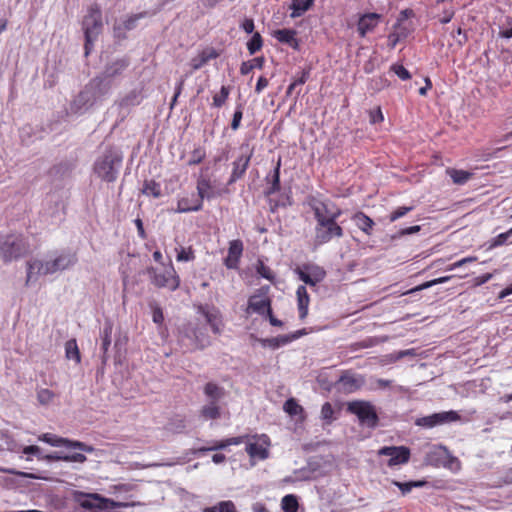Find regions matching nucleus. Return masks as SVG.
Returning a JSON list of instances; mask_svg holds the SVG:
<instances>
[{"label":"nucleus","instance_id":"f257e3e1","mask_svg":"<svg viewBox=\"0 0 512 512\" xmlns=\"http://www.w3.org/2000/svg\"><path fill=\"white\" fill-rule=\"evenodd\" d=\"M316 221L314 226V244L322 246L332 240L341 239L344 230L337 222L342 210L330 200L312 199L310 202Z\"/></svg>","mask_w":512,"mask_h":512},{"label":"nucleus","instance_id":"f03ea898","mask_svg":"<svg viewBox=\"0 0 512 512\" xmlns=\"http://www.w3.org/2000/svg\"><path fill=\"white\" fill-rule=\"evenodd\" d=\"M78 261L76 253L71 251L54 252L45 259H33L27 262L26 284L35 282L40 276L52 275L73 267Z\"/></svg>","mask_w":512,"mask_h":512},{"label":"nucleus","instance_id":"7ed1b4c3","mask_svg":"<svg viewBox=\"0 0 512 512\" xmlns=\"http://www.w3.org/2000/svg\"><path fill=\"white\" fill-rule=\"evenodd\" d=\"M122 165V155L114 148L104 150L94 163L95 174L106 182H114L117 179Z\"/></svg>","mask_w":512,"mask_h":512},{"label":"nucleus","instance_id":"20e7f679","mask_svg":"<svg viewBox=\"0 0 512 512\" xmlns=\"http://www.w3.org/2000/svg\"><path fill=\"white\" fill-rule=\"evenodd\" d=\"M82 29L85 36V56H88L94 42L103 29L102 12L98 4H93L89 7L88 13L84 16L82 21Z\"/></svg>","mask_w":512,"mask_h":512},{"label":"nucleus","instance_id":"39448f33","mask_svg":"<svg viewBox=\"0 0 512 512\" xmlns=\"http://www.w3.org/2000/svg\"><path fill=\"white\" fill-rule=\"evenodd\" d=\"M28 251L29 245L22 234L0 236V258L4 262L18 259Z\"/></svg>","mask_w":512,"mask_h":512},{"label":"nucleus","instance_id":"423d86ee","mask_svg":"<svg viewBox=\"0 0 512 512\" xmlns=\"http://www.w3.org/2000/svg\"><path fill=\"white\" fill-rule=\"evenodd\" d=\"M207 403L201 409V415L205 419H218L221 416L220 401L224 399L226 391L223 387L214 382H208L204 388Z\"/></svg>","mask_w":512,"mask_h":512},{"label":"nucleus","instance_id":"0eeeda50","mask_svg":"<svg viewBox=\"0 0 512 512\" xmlns=\"http://www.w3.org/2000/svg\"><path fill=\"white\" fill-rule=\"evenodd\" d=\"M147 274L151 279V283L158 288H167L170 291H175L180 285V278L172 264L164 266L162 270L148 267Z\"/></svg>","mask_w":512,"mask_h":512},{"label":"nucleus","instance_id":"6e6552de","mask_svg":"<svg viewBox=\"0 0 512 512\" xmlns=\"http://www.w3.org/2000/svg\"><path fill=\"white\" fill-rule=\"evenodd\" d=\"M348 411L355 414L361 424L375 428L378 425V415L374 406L367 401H353L348 403Z\"/></svg>","mask_w":512,"mask_h":512},{"label":"nucleus","instance_id":"1a4fd4ad","mask_svg":"<svg viewBox=\"0 0 512 512\" xmlns=\"http://www.w3.org/2000/svg\"><path fill=\"white\" fill-rule=\"evenodd\" d=\"M156 14V11H143L136 14L127 16L126 18L116 20L113 25V35L115 38L121 40L126 38L127 32L134 30L140 20L151 17Z\"/></svg>","mask_w":512,"mask_h":512},{"label":"nucleus","instance_id":"9d476101","mask_svg":"<svg viewBox=\"0 0 512 512\" xmlns=\"http://www.w3.org/2000/svg\"><path fill=\"white\" fill-rule=\"evenodd\" d=\"M460 420V415L454 411H443L423 416L415 420V425L423 428H434L436 426L452 423Z\"/></svg>","mask_w":512,"mask_h":512},{"label":"nucleus","instance_id":"9b49d317","mask_svg":"<svg viewBox=\"0 0 512 512\" xmlns=\"http://www.w3.org/2000/svg\"><path fill=\"white\" fill-rule=\"evenodd\" d=\"M252 155L253 150L250 149L249 145L242 144L240 147V155L232 162V172L228 180L229 185L235 183L245 175Z\"/></svg>","mask_w":512,"mask_h":512},{"label":"nucleus","instance_id":"f8f14e48","mask_svg":"<svg viewBox=\"0 0 512 512\" xmlns=\"http://www.w3.org/2000/svg\"><path fill=\"white\" fill-rule=\"evenodd\" d=\"M295 273L301 281L310 287H315L326 277L324 268L315 264L304 265L302 268L298 267L295 269Z\"/></svg>","mask_w":512,"mask_h":512},{"label":"nucleus","instance_id":"ddd939ff","mask_svg":"<svg viewBox=\"0 0 512 512\" xmlns=\"http://www.w3.org/2000/svg\"><path fill=\"white\" fill-rule=\"evenodd\" d=\"M378 453L389 457L387 464L390 467L405 464L410 458V450L404 446L382 447Z\"/></svg>","mask_w":512,"mask_h":512},{"label":"nucleus","instance_id":"4468645a","mask_svg":"<svg viewBox=\"0 0 512 512\" xmlns=\"http://www.w3.org/2000/svg\"><path fill=\"white\" fill-rule=\"evenodd\" d=\"M255 441L248 442L246 444V452L252 459L264 460L268 458L269 451L268 447L270 445L269 438L266 435H261L259 437H254Z\"/></svg>","mask_w":512,"mask_h":512},{"label":"nucleus","instance_id":"2eb2a0df","mask_svg":"<svg viewBox=\"0 0 512 512\" xmlns=\"http://www.w3.org/2000/svg\"><path fill=\"white\" fill-rule=\"evenodd\" d=\"M97 100L94 98L90 90L85 86L82 91L73 99L70 104V112L73 114H83L92 107Z\"/></svg>","mask_w":512,"mask_h":512},{"label":"nucleus","instance_id":"dca6fc26","mask_svg":"<svg viewBox=\"0 0 512 512\" xmlns=\"http://www.w3.org/2000/svg\"><path fill=\"white\" fill-rule=\"evenodd\" d=\"M86 87L93 94L94 98L99 101L107 96L112 88V81L106 79L102 74L89 81Z\"/></svg>","mask_w":512,"mask_h":512},{"label":"nucleus","instance_id":"f3484780","mask_svg":"<svg viewBox=\"0 0 512 512\" xmlns=\"http://www.w3.org/2000/svg\"><path fill=\"white\" fill-rule=\"evenodd\" d=\"M262 291L263 288L260 290V293L254 294L249 298L248 310L265 316L271 310V301Z\"/></svg>","mask_w":512,"mask_h":512},{"label":"nucleus","instance_id":"a211bd4d","mask_svg":"<svg viewBox=\"0 0 512 512\" xmlns=\"http://www.w3.org/2000/svg\"><path fill=\"white\" fill-rule=\"evenodd\" d=\"M203 207L201 198L192 194L191 196H184L178 199L176 213H188L200 211Z\"/></svg>","mask_w":512,"mask_h":512},{"label":"nucleus","instance_id":"6ab92c4d","mask_svg":"<svg viewBox=\"0 0 512 512\" xmlns=\"http://www.w3.org/2000/svg\"><path fill=\"white\" fill-rule=\"evenodd\" d=\"M113 325L110 321H106L103 325V328L100 332L101 339V351L102 354L100 356L102 367L107 364L109 359L108 350L111 345V335H112Z\"/></svg>","mask_w":512,"mask_h":512},{"label":"nucleus","instance_id":"aec40b11","mask_svg":"<svg viewBox=\"0 0 512 512\" xmlns=\"http://www.w3.org/2000/svg\"><path fill=\"white\" fill-rule=\"evenodd\" d=\"M243 253V243L241 240H233L229 243L228 255L225 258V265L229 269H236L240 257Z\"/></svg>","mask_w":512,"mask_h":512},{"label":"nucleus","instance_id":"412c9836","mask_svg":"<svg viewBox=\"0 0 512 512\" xmlns=\"http://www.w3.org/2000/svg\"><path fill=\"white\" fill-rule=\"evenodd\" d=\"M129 66V60L126 57L116 59L107 64L102 75L112 81L113 78L120 76Z\"/></svg>","mask_w":512,"mask_h":512},{"label":"nucleus","instance_id":"4be33fe9","mask_svg":"<svg viewBox=\"0 0 512 512\" xmlns=\"http://www.w3.org/2000/svg\"><path fill=\"white\" fill-rule=\"evenodd\" d=\"M380 15L377 13H369L363 15L358 22L357 30L361 37L372 31L378 24Z\"/></svg>","mask_w":512,"mask_h":512},{"label":"nucleus","instance_id":"5701e85b","mask_svg":"<svg viewBox=\"0 0 512 512\" xmlns=\"http://www.w3.org/2000/svg\"><path fill=\"white\" fill-rule=\"evenodd\" d=\"M444 457H449L451 463L458 464V460L455 457L450 456L448 450L444 446H439L431 450L427 454V462L432 465L438 466L441 463H444L442 461Z\"/></svg>","mask_w":512,"mask_h":512},{"label":"nucleus","instance_id":"b1692460","mask_svg":"<svg viewBox=\"0 0 512 512\" xmlns=\"http://www.w3.org/2000/svg\"><path fill=\"white\" fill-rule=\"evenodd\" d=\"M296 296L299 318L303 320L308 315V307L310 303V298L306 287L303 285L299 286L296 291Z\"/></svg>","mask_w":512,"mask_h":512},{"label":"nucleus","instance_id":"393cba45","mask_svg":"<svg viewBox=\"0 0 512 512\" xmlns=\"http://www.w3.org/2000/svg\"><path fill=\"white\" fill-rule=\"evenodd\" d=\"M248 438H249L248 436H238V437L227 438V439L220 440V441H214L212 446L202 447L199 449V451L207 452V451L222 450L230 445H239V444L245 442V440Z\"/></svg>","mask_w":512,"mask_h":512},{"label":"nucleus","instance_id":"a878e982","mask_svg":"<svg viewBox=\"0 0 512 512\" xmlns=\"http://www.w3.org/2000/svg\"><path fill=\"white\" fill-rule=\"evenodd\" d=\"M296 339H298V334L280 335L277 337L261 339L260 343L262 344L263 347L278 349L279 347L284 346Z\"/></svg>","mask_w":512,"mask_h":512},{"label":"nucleus","instance_id":"bb28decb","mask_svg":"<svg viewBox=\"0 0 512 512\" xmlns=\"http://www.w3.org/2000/svg\"><path fill=\"white\" fill-rule=\"evenodd\" d=\"M143 100V96L141 91L139 90H131L124 97H122L118 102V106L123 110H128L131 107L139 105Z\"/></svg>","mask_w":512,"mask_h":512},{"label":"nucleus","instance_id":"cd10ccee","mask_svg":"<svg viewBox=\"0 0 512 512\" xmlns=\"http://www.w3.org/2000/svg\"><path fill=\"white\" fill-rule=\"evenodd\" d=\"M354 224L366 235L372 234L374 221L363 212H357L352 216Z\"/></svg>","mask_w":512,"mask_h":512},{"label":"nucleus","instance_id":"c85d7f7f","mask_svg":"<svg viewBox=\"0 0 512 512\" xmlns=\"http://www.w3.org/2000/svg\"><path fill=\"white\" fill-rule=\"evenodd\" d=\"M197 195L201 200L212 199L215 197V192L212 188L211 181L207 178L201 177L197 181Z\"/></svg>","mask_w":512,"mask_h":512},{"label":"nucleus","instance_id":"c756f323","mask_svg":"<svg viewBox=\"0 0 512 512\" xmlns=\"http://www.w3.org/2000/svg\"><path fill=\"white\" fill-rule=\"evenodd\" d=\"M296 32L292 29H278L273 33V36L281 43L289 44L292 47L298 45L295 39Z\"/></svg>","mask_w":512,"mask_h":512},{"label":"nucleus","instance_id":"7c9ffc66","mask_svg":"<svg viewBox=\"0 0 512 512\" xmlns=\"http://www.w3.org/2000/svg\"><path fill=\"white\" fill-rule=\"evenodd\" d=\"M280 167L281 160L279 159L273 173L270 177H267V180L270 182V187L267 189L266 193L268 195L274 194L280 190Z\"/></svg>","mask_w":512,"mask_h":512},{"label":"nucleus","instance_id":"2f4dec72","mask_svg":"<svg viewBox=\"0 0 512 512\" xmlns=\"http://www.w3.org/2000/svg\"><path fill=\"white\" fill-rule=\"evenodd\" d=\"M39 440L40 441H43L51 446H54V447H66L68 448L69 446V443H70V440L69 439H66V438H62V437H59L55 434H51V433H45V434H42L40 437H39Z\"/></svg>","mask_w":512,"mask_h":512},{"label":"nucleus","instance_id":"473e14b6","mask_svg":"<svg viewBox=\"0 0 512 512\" xmlns=\"http://www.w3.org/2000/svg\"><path fill=\"white\" fill-rule=\"evenodd\" d=\"M339 385L345 391L352 392L360 387V381L352 374H344L339 379Z\"/></svg>","mask_w":512,"mask_h":512},{"label":"nucleus","instance_id":"72a5a7b5","mask_svg":"<svg viewBox=\"0 0 512 512\" xmlns=\"http://www.w3.org/2000/svg\"><path fill=\"white\" fill-rule=\"evenodd\" d=\"M313 2L314 0H293L291 17H300L312 6Z\"/></svg>","mask_w":512,"mask_h":512},{"label":"nucleus","instance_id":"f704fd0d","mask_svg":"<svg viewBox=\"0 0 512 512\" xmlns=\"http://www.w3.org/2000/svg\"><path fill=\"white\" fill-rule=\"evenodd\" d=\"M142 193L147 196L159 198L162 196L161 185L154 180H146L143 184Z\"/></svg>","mask_w":512,"mask_h":512},{"label":"nucleus","instance_id":"c9c22d12","mask_svg":"<svg viewBox=\"0 0 512 512\" xmlns=\"http://www.w3.org/2000/svg\"><path fill=\"white\" fill-rule=\"evenodd\" d=\"M264 62V57H255L252 60L244 61L240 66V73L247 75L255 68L262 69Z\"/></svg>","mask_w":512,"mask_h":512},{"label":"nucleus","instance_id":"e433bc0d","mask_svg":"<svg viewBox=\"0 0 512 512\" xmlns=\"http://www.w3.org/2000/svg\"><path fill=\"white\" fill-rule=\"evenodd\" d=\"M65 355L69 360H75L76 363H80V351L75 339H70L65 344Z\"/></svg>","mask_w":512,"mask_h":512},{"label":"nucleus","instance_id":"4c0bfd02","mask_svg":"<svg viewBox=\"0 0 512 512\" xmlns=\"http://www.w3.org/2000/svg\"><path fill=\"white\" fill-rule=\"evenodd\" d=\"M447 173L451 177L453 182L458 185L465 184L471 178L472 175L470 172L457 169H448Z\"/></svg>","mask_w":512,"mask_h":512},{"label":"nucleus","instance_id":"58836bf2","mask_svg":"<svg viewBox=\"0 0 512 512\" xmlns=\"http://www.w3.org/2000/svg\"><path fill=\"white\" fill-rule=\"evenodd\" d=\"M282 509L285 512H296L298 509V501L296 496L288 494L282 498Z\"/></svg>","mask_w":512,"mask_h":512},{"label":"nucleus","instance_id":"ea45409f","mask_svg":"<svg viewBox=\"0 0 512 512\" xmlns=\"http://www.w3.org/2000/svg\"><path fill=\"white\" fill-rule=\"evenodd\" d=\"M263 40L261 35L256 32L252 36V38L247 42V49L249 51L250 55L255 54L257 51H259L262 48Z\"/></svg>","mask_w":512,"mask_h":512},{"label":"nucleus","instance_id":"a19ab883","mask_svg":"<svg viewBox=\"0 0 512 512\" xmlns=\"http://www.w3.org/2000/svg\"><path fill=\"white\" fill-rule=\"evenodd\" d=\"M192 334H193V346L195 348L203 349L204 347H206L209 344L208 337H206L204 335V333H202L200 330L193 329Z\"/></svg>","mask_w":512,"mask_h":512},{"label":"nucleus","instance_id":"79ce46f5","mask_svg":"<svg viewBox=\"0 0 512 512\" xmlns=\"http://www.w3.org/2000/svg\"><path fill=\"white\" fill-rule=\"evenodd\" d=\"M414 208V205L398 207L389 214L388 219L390 222H395L396 220L404 217L406 214L414 210Z\"/></svg>","mask_w":512,"mask_h":512},{"label":"nucleus","instance_id":"37998d69","mask_svg":"<svg viewBox=\"0 0 512 512\" xmlns=\"http://www.w3.org/2000/svg\"><path fill=\"white\" fill-rule=\"evenodd\" d=\"M393 484L401 490L403 495H406L409 492H411V490L414 487H422L424 485V482L423 481H410V482L394 481Z\"/></svg>","mask_w":512,"mask_h":512},{"label":"nucleus","instance_id":"c03bdc74","mask_svg":"<svg viewBox=\"0 0 512 512\" xmlns=\"http://www.w3.org/2000/svg\"><path fill=\"white\" fill-rule=\"evenodd\" d=\"M229 88L227 86H222L220 92L213 96V106L222 107L229 96Z\"/></svg>","mask_w":512,"mask_h":512},{"label":"nucleus","instance_id":"a18cd8bd","mask_svg":"<svg viewBox=\"0 0 512 512\" xmlns=\"http://www.w3.org/2000/svg\"><path fill=\"white\" fill-rule=\"evenodd\" d=\"M206 321L210 325L212 331L216 334L221 331V321L218 319L217 315L210 312H205Z\"/></svg>","mask_w":512,"mask_h":512},{"label":"nucleus","instance_id":"49530a36","mask_svg":"<svg viewBox=\"0 0 512 512\" xmlns=\"http://www.w3.org/2000/svg\"><path fill=\"white\" fill-rule=\"evenodd\" d=\"M452 277L453 276H443V277H439V278L424 282V283L420 284L418 287H416L415 290L420 291V290L428 289V288L438 285V284L446 283L450 279H452Z\"/></svg>","mask_w":512,"mask_h":512},{"label":"nucleus","instance_id":"de8ad7c7","mask_svg":"<svg viewBox=\"0 0 512 512\" xmlns=\"http://www.w3.org/2000/svg\"><path fill=\"white\" fill-rule=\"evenodd\" d=\"M511 236H512V228L504 233L497 235L495 238H493V240L490 243L489 248H495V247L504 245Z\"/></svg>","mask_w":512,"mask_h":512},{"label":"nucleus","instance_id":"09e8293b","mask_svg":"<svg viewBox=\"0 0 512 512\" xmlns=\"http://www.w3.org/2000/svg\"><path fill=\"white\" fill-rule=\"evenodd\" d=\"M284 410L289 415H297L302 411V407L296 402L295 399L290 398L284 403Z\"/></svg>","mask_w":512,"mask_h":512},{"label":"nucleus","instance_id":"8fccbe9b","mask_svg":"<svg viewBox=\"0 0 512 512\" xmlns=\"http://www.w3.org/2000/svg\"><path fill=\"white\" fill-rule=\"evenodd\" d=\"M242 117H243V105L240 103L237 105L236 110L233 114V118L231 121L232 130L236 131L239 129Z\"/></svg>","mask_w":512,"mask_h":512},{"label":"nucleus","instance_id":"3c124183","mask_svg":"<svg viewBox=\"0 0 512 512\" xmlns=\"http://www.w3.org/2000/svg\"><path fill=\"white\" fill-rule=\"evenodd\" d=\"M257 273L262 277L269 281L274 280V274L271 271V269L266 266L262 261H258L257 267H256Z\"/></svg>","mask_w":512,"mask_h":512},{"label":"nucleus","instance_id":"603ef678","mask_svg":"<svg viewBox=\"0 0 512 512\" xmlns=\"http://www.w3.org/2000/svg\"><path fill=\"white\" fill-rule=\"evenodd\" d=\"M391 70L403 81L411 78L410 72L403 65L394 64L391 66Z\"/></svg>","mask_w":512,"mask_h":512},{"label":"nucleus","instance_id":"864d4df0","mask_svg":"<svg viewBox=\"0 0 512 512\" xmlns=\"http://www.w3.org/2000/svg\"><path fill=\"white\" fill-rule=\"evenodd\" d=\"M334 410L332 405L329 402H326L322 405L321 408V417L327 422H331L333 419Z\"/></svg>","mask_w":512,"mask_h":512},{"label":"nucleus","instance_id":"5fc2aeb1","mask_svg":"<svg viewBox=\"0 0 512 512\" xmlns=\"http://www.w3.org/2000/svg\"><path fill=\"white\" fill-rule=\"evenodd\" d=\"M151 308L153 322L156 324H162L164 321V315L161 307L156 304H151Z\"/></svg>","mask_w":512,"mask_h":512},{"label":"nucleus","instance_id":"6e6d98bb","mask_svg":"<svg viewBox=\"0 0 512 512\" xmlns=\"http://www.w3.org/2000/svg\"><path fill=\"white\" fill-rule=\"evenodd\" d=\"M177 261L179 262H187L194 259V254L191 249L186 250L185 248H181L178 251L176 256Z\"/></svg>","mask_w":512,"mask_h":512},{"label":"nucleus","instance_id":"4d7b16f0","mask_svg":"<svg viewBox=\"0 0 512 512\" xmlns=\"http://www.w3.org/2000/svg\"><path fill=\"white\" fill-rule=\"evenodd\" d=\"M68 448L78 449V450L88 452V453H91L94 451V448L92 446L87 445L80 441H73V440H70Z\"/></svg>","mask_w":512,"mask_h":512},{"label":"nucleus","instance_id":"13d9d810","mask_svg":"<svg viewBox=\"0 0 512 512\" xmlns=\"http://www.w3.org/2000/svg\"><path fill=\"white\" fill-rule=\"evenodd\" d=\"M53 396V392L50 391L49 389H41L37 394L38 400L41 404L49 403L52 400Z\"/></svg>","mask_w":512,"mask_h":512},{"label":"nucleus","instance_id":"bf43d9fd","mask_svg":"<svg viewBox=\"0 0 512 512\" xmlns=\"http://www.w3.org/2000/svg\"><path fill=\"white\" fill-rule=\"evenodd\" d=\"M86 459V456L82 453H73L70 455H64L63 461L83 463Z\"/></svg>","mask_w":512,"mask_h":512},{"label":"nucleus","instance_id":"052dcab7","mask_svg":"<svg viewBox=\"0 0 512 512\" xmlns=\"http://www.w3.org/2000/svg\"><path fill=\"white\" fill-rule=\"evenodd\" d=\"M420 229H421V226H419V225L407 227V228L399 230L394 237L396 238V237H402L405 235L415 234V233L419 232Z\"/></svg>","mask_w":512,"mask_h":512},{"label":"nucleus","instance_id":"680f3d73","mask_svg":"<svg viewBox=\"0 0 512 512\" xmlns=\"http://www.w3.org/2000/svg\"><path fill=\"white\" fill-rule=\"evenodd\" d=\"M240 27L248 34H251L254 31V21L250 18H245L241 23Z\"/></svg>","mask_w":512,"mask_h":512},{"label":"nucleus","instance_id":"e2e57ef3","mask_svg":"<svg viewBox=\"0 0 512 512\" xmlns=\"http://www.w3.org/2000/svg\"><path fill=\"white\" fill-rule=\"evenodd\" d=\"M23 453L27 455H35L38 458H41V449L36 445L26 446L23 449Z\"/></svg>","mask_w":512,"mask_h":512},{"label":"nucleus","instance_id":"0e129e2a","mask_svg":"<svg viewBox=\"0 0 512 512\" xmlns=\"http://www.w3.org/2000/svg\"><path fill=\"white\" fill-rule=\"evenodd\" d=\"M269 84V81L264 76H260L256 83L255 92L260 94Z\"/></svg>","mask_w":512,"mask_h":512},{"label":"nucleus","instance_id":"69168bd1","mask_svg":"<svg viewBox=\"0 0 512 512\" xmlns=\"http://www.w3.org/2000/svg\"><path fill=\"white\" fill-rule=\"evenodd\" d=\"M383 119L384 117L379 107L370 113V122L373 124L381 122Z\"/></svg>","mask_w":512,"mask_h":512},{"label":"nucleus","instance_id":"338daca9","mask_svg":"<svg viewBox=\"0 0 512 512\" xmlns=\"http://www.w3.org/2000/svg\"><path fill=\"white\" fill-rule=\"evenodd\" d=\"M221 512H237L234 503L230 500L221 501Z\"/></svg>","mask_w":512,"mask_h":512},{"label":"nucleus","instance_id":"774afa93","mask_svg":"<svg viewBox=\"0 0 512 512\" xmlns=\"http://www.w3.org/2000/svg\"><path fill=\"white\" fill-rule=\"evenodd\" d=\"M201 56L203 58H205V61L208 62L209 60L211 59H215L218 57V53L216 52V50L214 49H208V50H204L202 53H201Z\"/></svg>","mask_w":512,"mask_h":512}]
</instances>
